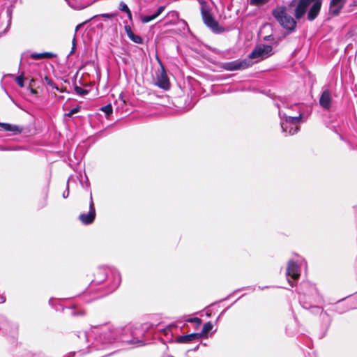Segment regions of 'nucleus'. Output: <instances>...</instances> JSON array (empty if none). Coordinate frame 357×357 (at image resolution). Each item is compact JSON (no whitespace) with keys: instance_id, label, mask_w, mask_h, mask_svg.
<instances>
[{"instance_id":"nucleus-1","label":"nucleus","mask_w":357,"mask_h":357,"mask_svg":"<svg viewBox=\"0 0 357 357\" xmlns=\"http://www.w3.org/2000/svg\"><path fill=\"white\" fill-rule=\"evenodd\" d=\"M272 15L277 22L285 29L292 32L296 27V21L288 13L287 8L280 6L275 8Z\"/></svg>"},{"instance_id":"nucleus-2","label":"nucleus","mask_w":357,"mask_h":357,"mask_svg":"<svg viewBox=\"0 0 357 357\" xmlns=\"http://www.w3.org/2000/svg\"><path fill=\"white\" fill-rule=\"evenodd\" d=\"M93 335L96 341L103 344L110 343L114 340L111 327L107 324L92 326L91 331L86 333L87 338Z\"/></svg>"},{"instance_id":"nucleus-3","label":"nucleus","mask_w":357,"mask_h":357,"mask_svg":"<svg viewBox=\"0 0 357 357\" xmlns=\"http://www.w3.org/2000/svg\"><path fill=\"white\" fill-rule=\"evenodd\" d=\"M201 6V15L204 23L206 26L210 28L215 33H221L224 29L221 27L218 22L215 20L212 14L211 10L208 3L204 0H198Z\"/></svg>"},{"instance_id":"nucleus-4","label":"nucleus","mask_w":357,"mask_h":357,"mask_svg":"<svg viewBox=\"0 0 357 357\" xmlns=\"http://www.w3.org/2000/svg\"><path fill=\"white\" fill-rule=\"evenodd\" d=\"M279 115L281 119V128L284 132L289 135H294L299 129L298 125L301 121V115L298 116H287L279 111Z\"/></svg>"},{"instance_id":"nucleus-5","label":"nucleus","mask_w":357,"mask_h":357,"mask_svg":"<svg viewBox=\"0 0 357 357\" xmlns=\"http://www.w3.org/2000/svg\"><path fill=\"white\" fill-rule=\"evenodd\" d=\"M273 54V47L269 45L259 44L249 54V59L257 61L265 59Z\"/></svg>"},{"instance_id":"nucleus-6","label":"nucleus","mask_w":357,"mask_h":357,"mask_svg":"<svg viewBox=\"0 0 357 357\" xmlns=\"http://www.w3.org/2000/svg\"><path fill=\"white\" fill-rule=\"evenodd\" d=\"M0 330L10 335L13 340L18 334V326L15 324L10 323L7 318L3 316L0 317Z\"/></svg>"},{"instance_id":"nucleus-7","label":"nucleus","mask_w":357,"mask_h":357,"mask_svg":"<svg viewBox=\"0 0 357 357\" xmlns=\"http://www.w3.org/2000/svg\"><path fill=\"white\" fill-rule=\"evenodd\" d=\"M96 208L92 197V193H90L89 209L88 213H81L79 215V220L84 225H90L93 222L96 218Z\"/></svg>"},{"instance_id":"nucleus-8","label":"nucleus","mask_w":357,"mask_h":357,"mask_svg":"<svg viewBox=\"0 0 357 357\" xmlns=\"http://www.w3.org/2000/svg\"><path fill=\"white\" fill-rule=\"evenodd\" d=\"M312 0H292L291 6H296L295 17L297 20L301 19L306 13V10Z\"/></svg>"},{"instance_id":"nucleus-9","label":"nucleus","mask_w":357,"mask_h":357,"mask_svg":"<svg viewBox=\"0 0 357 357\" xmlns=\"http://www.w3.org/2000/svg\"><path fill=\"white\" fill-rule=\"evenodd\" d=\"M251 66V63L248 59H243L242 61L235 60L230 62H226L223 64V68L229 70H237L245 69Z\"/></svg>"},{"instance_id":"nucleus-10","label":"nucleus","mask_w":357,"mask_h":357,"mask_svg":"<svg viewBox=\"0 0 357 357\" xmlns=\"http://www.w3.org/2000/svg\"><path fill=\"white\" fill-rule=\"evenodd\" d=\"M159 62L160 63L161 68L160 70H158V73L156 74L155 84L161 89L167 90L169 88V81L163 66L160 61Z\"/></svg>"},{"instance_id":"nucleus-11","label":"nucleus","mask_w":357,"mask_h":357,"mask_svg":"<svg viewBox=\"0 0 357 357\" xmlns=\"http://www.w3.org/2000/svg\"><path fill=\"white\" fill-rule=\"evenodd\" d=\"M331 93L329 90H324L319 98V104L320 105L326 109H329L331 106Z\"/></svg>"},{"instance_id":"nucleus-12","label":"nucleus","mask_w":357,"mask_h":357,"mask_svg":"<svg viewBox=\"0 0 357 357\" xmlns=\"http://www.w3.org/2000/svg\"><path fill=\"white\" fill-rule=\"evenodd\" d=\"M0 128L5 132H11L13 135L20 134L22 131V128L20 126L8 123L0 122Z\"/></svg>"},{"instance_id":"nucleus-13","label":"nucleus","mask_w":357,"mask_h":357,"mask_svg":"<svg viewBox=\"0 0 357 357\" xmlns=\"http://www.w3.org/2000/svg\"><path fill=\"white\" fill-rule=\"evenodd\" d=\"M287 274L293 279L296 280L300 276V269L298 266L293 261H289L287 268Z\"/></svg>"},{"instance_id":"nucleus-14","label":"nucleus","mask_w":357,"mask_h":357,"mask_svg":"<svg viewBox=\"0 0 357 357\" xmlns=\"http://www.w3.org/2000/svg\"><path fill=\"white\" fill-rule=\"evenodd\" d=\"M343 5L342 0H331L330 3V13L334 15H338Z\"/></svg>"},{"instance_id":"nucleus-15","label":"nucleus","mask_w":357,"mask_h":357,"mask_svg":"<svg viewBox=\"0 0 357 357\" xmlns=\"http://www.w3.org/2000/svg\"><path fill=\"white\" fill-rule=\"evenodd\" d=\"M320 8L321 2L319 1H316L310 9V11L307 15V19L310 21H312L313 20H314L317 17L320 10Z\"/></svg>"},{"instance_id":"nucleus-16","label":"nucleus","mask_w":357,"mask_h":357,"mask_svg":"<svg viewBox=\"0 0 357 357\" xmlns=\"http://www.w3.org/2000/svg\"><path fill=\"white\" fill-rule=\"evenodd\" d=\"M125 31H126V33L128 36V37L135 43H137V44H142L143 43V40L142 38L138 36V35H136L135 34L132 29H131V27L128 25H126L125 26Z\"/></svg>"},{"instance_id":"nucleus-17","label":"nucleus","mask_w":357,"mask_h":357,"mask_svg":"<svg viewBox=\"0 0 357 357\" xmlns=\"http://www.w3.org/2000/svg\"><path fill=\"white\" fill-rule=\"evenodd\" d=\"M56 54L52 52H45L42 53H31L30 57L35 60H40L44 59H51L56 57Z\"/></svg>"},{"instance_id":"nucleus-18","label":"nucleus","mask_w":357,"mask_h":357,"mask_svg":"<svg viewBox=\"0 0 357 357\" xmlns=\"http://www.w3.org/2000/svg\"><path fill=\"white\" fill-rule=\"evenodd\" d=\"M200 337V335L199 333H191L188 335H181L179 336L176 342L178 343H188L197 338Z\"/></svg>"},{"instance_id":"nucleus-19","label":"nucleus","mask_w":357,"mask_h":357,"mask_svg":"<svg viewBox=\"0 0 357 357\" xmlns=\"http://www.w3.org/2000/svg\"><path fill=\"white\" fill-rule=\"evenodd\" d=\"M107 271L104 268H100L98 270L95 279L93 280V283L98 284L104 281L107 278Z\"/></svg>"},{"instance_id":"nucleus-20","label":"nucleus","mask_w":357,"mask_h":357,"mask_svg":"<svg viewBox=\"0 0 357 357\" xmlns=\"http://www.w3.org/2000/svg\"><path fill=\"white\" fill-rule=\"evenodd\" d=\"M165 17L169 18L173 24H175L178 19V13L176 11L172 10L167 13Z\"/></svg>"},{"instance_id":"nucleus-21","label":"nucleus","mask_w":357,"mask_h":357,"mask_svg":"<svg viewBox=\"0 0 357 357\" xmlns=\"http://www.w3.org/2000/svg\"><path fill=\"white\" fill-rule=\"evenodd\" d=\"M119 10L125 12L128 17L130 19L132 17V13L128 6L123 1H121L119 4Z\"/></svg>"},{"instance_id":"nucleus-22","label":"nucleus","mask_w":357,"mask_h":357,"mask_svg":"<svg viewBox=\"0 0 357 357\" xmlns=\"http://www.w3.org/2000/svg\"><path fill=\"white\" fill-rule=\"evenodd\" d=\"M36 128L34 123H31L26 128V131L24 130V135L26 133L27 135H33L36 133Z\"/></svg>"},{"instance_id":"nucleus-23","label":"nucleus","mask_w":357,"mask_h":357,"mask_svg":"<svg viewBox=\"0 0 357 357\" xmlns=\"http://www.w3.org/2000/svg\"><path fill=\"white\" fill-rule=\"evenodd\" d=\"M36 94H37V91L35 89H33V88L28 87L26 89V95L33 96V98L29 99L30 101L33 102L36 99Z\"/></svg>"},{"instance_id":"nucleus-24","label":"nucleus","mask_w":357,"mask_h":357,"mask_svg":"<svg viewBox=\"0 0 357 357\" xmlns=\"http://www.w3.org/2000/svg\"><path fill=\"white\" fill-rule=\"evenodd\" d=\"M213 328V324L211 322H207L204 324L203 328L202 331V334L205 335L207 334Z\"/></svg>"},{"instance_id":"nucleus-25","label":"nucleus","mask_w":357,"mask_h":357,"mask_svg":"<svg viewBox=\"0 0 357 357\" xmlns=\"http://www.w3.org/2000/svg\"><path fill=\"white\" fill-rule=\"evenodd\" d=\"M101 111L105 113L106 115L109 116L112 113V107L110 104L103 106L100 108Z\"/></svg>"},{"instance_id":"nucleus-26","label":"nucleus","mask_w":357,"mask_h":357,"mask_svg":"<svg viewBox=\"0 0 357 357\" xmlns=\"http://www.w3.org/2000/svg\"><path fill=\"white\" fill-rule=\"evenodd\" d=\"M6 76L14 77L19 86L22 88V73L17 77H15L14 75H7Z\"/></svg>"},{"instance_id":"nucleus-27","label":"nucleus","mask_w":357,"mask_h":357,"mask_svg":"<svg viewBox=\"0 0 357 357\" xmlns=\"http://www.w3.org/2000/svg\"><path fill=\"white\" fill-rule=\"evenodd\" d=\"M121 282V277L118 273H114V284L113 285V289H115Z\"/></svg>"},{"instance_id":"nucleus-28","label":"nucleus","mask_w":357,"mask_h":357,"mask_svg":"<svg viewBox=\"0 0 357 357\" xmlns=\"http://www.w3.org/2000/svg\"><path fill=\"white\" fill-rule=\"evenodd\" d=\"M75 91L76 92V93L81 95V96H84V95H86L88 93L87 90L84 89L78 86H75Z\"/></svg>"},{"instance_id":"nucleus-29","label":"nucleus","mask_w":357,"mask_h":357,"mask_svg":"<svg viewBox=\"0 0 357 357\" xmlns=\"http://www.w3.org/2000/svg\"><path fill=\"white\" fill-rule=\"evenodd\" d=\"M165 8V6H160L158 8V10L152 15L154 20L155 18H157L164 11Z\"/></svg>"},{"instance_id":"nucleus-30","label":"nucleus","mask_w":357,"mask_h":357,"mask_svg":"<svg viewBox=\"0 0 357 357\" xmlns=\"http://www.w3.org/2000/svg\"><path fill=\"white\" fill-rule=\"evenodd\" d=\"M154 20V18H153V15H151L142 16V17H141V21H142V23H144V24H145V23H148V22H151V21H152V20Z\"/></svg>"},{"instance_id":"nucleus-31","label":"nucleus","mask_w":357,"mask_h":357,"mask_svg":"<svg viewBox=\"0 0 357 357\" xmlns=\"http://www.w3.org/2000/svg\"><path fill=\"white\" fill-rule=\"evenodd\" d=\"M188 322H190V323H195L196 324L197 326H199L201 324H202V320L201 319L198 318V317H192V318H189L186 320Z\"/></svg>"},{"instance_id":"nucleus-32","label":"nucleus","mask_w":357,"mask_h":357,"mask_svg":"<svg viewBox=\"0 0 357 357\" xmlns=\"http://www.w3.org/2000/svg\"><path fill=\"white\" fill-rule=\"evenodd\" d=\"M79 111V107H74V108L71 109L70 110V112L68 114H66V115L68 116H71L73 114L77 113Z\"/></svg>"},{"instance_id":"nucleus-33","label":"nucleus","mask_w":357,"mask_h":357,"mask_svg":"<svg viewBox=\"0 0 357 357\" xmlns=\"http://www.w3.org/2000/svg\"><path fill=\"white\" fill-rule=\"evenodd\" d=\"M17 149H20V147L17 146V147H13V146H3L2 148H1V150L2 151H10V150H17Z\"/></svg>"},{"instance_id":"nucleus-34","label":"nucleus","mask_w":357,"mask_h":357,"mask_svg":"<svg viewBox=\"0 0 357 357\" xmlns=\"http://www.w3.org/2000/svg\"><path fill=\"white\" fill-rule=\"evenodd\" d=\"M266 0H250V3L253 5H259L264 3Z\"/></svg>"},{"instance_id":"nucleus-35","label":"nucleus","mask_w":357,"mask_h":357,"mask_svg":"<svg viewBox=\"0 0 357 357\" xmlns=\"http://www.w3.org/2000/svg\"><path fill=\"white\" fill-rule=\"evenodd\" d=\"M102 17H105V18H112L114 17V16H116V14H113V13H105V14H102L101 15Z\"/></svg>"},{"instance_id":"nucleus-36","label":"nucleus","mask_w":357,"mask_h":357,"mask_svg":"<svg viewBox=\"0 0 357 357\" xmlns=\"http://www.w3.org/2000/svg\"><path fill=\"white\" fill-rule=\"evenodd\" d=\"M69 193H70V192H69L68 186H67L66 190L63 193V197L65 199L67 198L69 196Z\"/></svg>"},{"instance_id":"nucleus-37","label":"nucleus","mask_w":357,"mask_h":357,"mask_svg":"<svg viewBox=\"0 0 357 357\" xmlns=\"http://www.w3.org/2000/svg\"><path fill=\"white\" fill-rule=\"evenodd\" d=\"M46 81L47 82V84L50 86H52L53 88H56L57 89L56 86H55V84L49 79L46 78Z\"/></svg>"},{"instance_id":"nucleus-38","label":"nucleus","mask_w":357,"mask_h":357,"mask_svg":"<svg viewBox=\"0 0 357 357\" xmlns=\"http://www.w3.org/2000/svg\"><path fill=\"white\" fill-rule=\"evenodd\" d=\"M6 301V298L4 296H0V303H3Z\"/></svg>"},{"instance_id":"nucleus-39","label":"nucleus","mask_w":357,"mask_h":357,"mask_svg":"<svg viewBox=\"0 0 357 357\" xmlns=\"http://www.w3.org/2000/svg\"><path fill=\"white\" fill-rule=\"evenodd\" d=\"M75 38H74L73 40V48H72L71 53L73 52V51L75 50Z\"/></svg>"},{"instance_id":"nucleus-40","label":"nucleus","mask_w":357,"mask_h":357,"mask_svg":"<svg viewBox=\"0 0 357 357\" xmlns=\"http://www.w3.org/2000/svg\"><path fill=\"white\" fill-rule=\"evenodd\" d=\"M22 62V54H21V56H20V63Z\"/></svg>"},{"instance_id":"nucleus-41","label":"nucleus","mask_w":357,"mask_h":357,"mask_svg":"<svg viewBox=\"0 0 357 357\" xmlns=\"http://www.w3.org/2000/svg\"><path fill=\"white\" fill-rule=\"evenodd\" d=\"M28 117L29 118L30 121H32V117L29 114H28Z\"/></svg>"},{"instance_id":"nucleus-42","label":"nucleus","mask_w":357,"mask_h":357,"mask_svg":"<svg viewBox=\"0 0 357 357\" xmlns=\"http://www.w3.org/2000/svg\"><path fill=\"white\" fill-rule=\"evenodd\" d=\"M289 283L291 284V286H293V284H291V281H289Z\"/></svg>"}]
</instances>
